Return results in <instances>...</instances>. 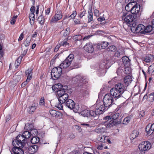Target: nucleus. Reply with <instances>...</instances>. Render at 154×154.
<instances>
[{
    "label": "nucleus",
    "instance_id": "f257e3e1",
    "mask_svg": "<svg viewBox=\"0 0 154 154\" xmlns=\"http://www.w3.org/2000/svg\"><path fill=\"white\" fill-rule=\"evenodd\" d=\"M25 140L23 139L21 140L20 139L15 140L12 142L13 146H14L12 148V151L14 154H23L24 151L22 148L26 146H28V144Z\"/></svg>",
    "mask_w": 154,
    "mask_h": 154
},
{
    "label": "nucleus",
    "instance_id": "f03ea898",
    "mask_svg": "<svg viewBox=\"0 0 154 154\" xmlns=\"http://www.w3.org/2000/svg\"><path fill=\"white\" fill-rule=\"evenodd\" d=\"M120 113L117 112L112 113L110 115L104 117L103 122L106 123L105 125H116L119 124L121 121L118 120V118Z\"/></svg>",
    "mask_w": 154,
    "mask_h": 154
},
{
    "label": "nucleus",
    "instance_id": "7ed1b4c3",
    "mask_svg": "<svg viewBox=\"0 0 154 154\" xmlns=\"http://www.w3.org/2000/svg\"><path fill=\"white\" fill-rule=\"evenodd\" d=\"M94 106L95 107V109L91 110H89V113L90 116L95 117L97 115L101 114L103 113L104 112V109L103 108V106H100L97 102L96 104L94 105Z\"/></svg>",
    "mask_w": 154,
    "mask_h": 154
},
{
    "label": "nucleus",
    "instance_id": "20e7f679",
    "mask_svg": "<svg viewBox=\"0 0 154 154\" xmlns=\"http://www.w3.org/2000/svg\"><path fill=\"white\" fill-rule=\"evenodd\" d=\"M113 97L110 93L106 94L104 97L103 100V104L101 105L98 104L100 106H103V108L104 109L105 111L106 110V107L110 106L113 103Z\"/></svg>",
    "mask_w": 154,
    "mask_h": 154
},
{
    "label": "nucleus",
    "instance_id": "39448f33",
    "mask_svg": "<svg viewBox=\"0 0 154 154\" xmlns=\"http://www.w3.org/2000/svg\"><path fill=\"white\" fill-rule=\"evenodd\" d=\"M75 81L78 83V85L81 88H85L88 83L87 79L82 76L78 75L76 76L75 78Z\"/></svg>",
    "mask_w": 154,
    "mask_h": 154
},
{
    "label": "nucleus",
    "instance_id": "423d86ee",
    "mask_svg": "<svg viewBox=\"0 0 154 154\" xmlns=\"http://www.w3.org/2000/svg\"><path fill=\"white\" fill-rule=\"evenodd\" d=\"M57 94L58 97V100L60 103H64L67 99H69V95L66 93L64 89H62L61 90L57 91Z\"/></svg>",
    "mask_w": 154,
    "mask_h": 154
},
{
    "label": "nucleus",
    "instance_id": "0eeeda50",
    "mask_svg": "<svg viewBox=\"0 0 154 154\" xmlns=\"http://www.w3.org/2000/svg\"><path fill=\"white\" fill-rule=\"evenodd\" d=\"M137 17V16H134L132 14L127 15V13H124L122 16V18L124 20V23L127 25H130L134 21L135 18Z\"/></svg>",
    "mask_w": 154,
    "mask_h": 154
},
{
    "label": "nucleus",
    "instance_id": "6e6552de",
    "mask_svg": "<svg viewBox=\"0 0 154 154\" xmlns=\"http://www.w3.org/2000/svg\"><path fill=\"white\" fill-rule=\"evenodd\" d=\"M62 69L61 67L58 66L53 68L51 71V77L54 80H56L61 75Z\"/></svg>",
    "mask_w": 154,
    "mask_h": 154
},
{
    "label": "nucleus",
    "instance_id": "1a4fd4ad",
    "mask_svg": "<svg viewBox=\"0 0 154 154\" xmlns=\"http://www.w3.org/2000/svg\"><path fill=\"white\" fill-rule=\"evenodd\" d=\"M74 58V55L72 54H70L66 58L60 65L59 67L62 68H66L69 67L71 64L72 61Z\"/></svg>",
    "mask_w": 154,
    "mask_h": 154
},
{
    "label": "nucleus",
    "instance_id": "9d476101",
    "mask_svg": "<svg viewBox=\"0 0 154 154\" xmlns=\"http://www.w3.org/2000/svg\"><path fill=\"white\" fill-rule=\"evenodd\" d=\"M63 17L62 12L60 10L57 11L54 15L52 17L50 20V23H56L59 20H60Z\"/></svg>",
    "mask_w": 154,
    "mask_h": 154
},
{
    "label": "nucleus",
    "instance_id": "9b49d317",
    "mask_svg": "<svg viewBox=\"0 0 154 154\" xmlns=\"http://www.w3.org/2000/svg\"><path fill=\"white\" fill-rule=\"evenodd\" d=\"M151 146V144L148 141H144L139 145L138 148L140 151H143L149 150Z\"/></svg>",
    "mask_w": 154,
    "mask_h": 154
},
{
    "label": "nucleus",
    "instance_id": "f8f14e48",
    "mask_svg": "<svg viewBox=\"0 0 154 154\" xmlns=\"http://www.w3.org/2000/svg\"><path fill=\"white\" fill-rule=\"evenodd\" d=\"M110 93L113 97L117 99L121 97L122 94L114 88H112L110 90Z\"/></svg>",
    "mask_w": 154,
    "mask_h": 154
},
{
    "label": "nucleus",
    "instance_id": "ddd939ff",
    "mask_svg": "<svg viewBox=\"0 0 154 154\" xmlns=\"http://www.w3.org/2000/svg\"><path fill=\"white\" fill-rule=\"evenodd\" d=\"M131 8V13L134 15V16H137L138 14H139L140 10V6L139 5H137L135 4Z\"/></svg>",
    "mask_w": 154,
    "mask_h": 154
},
{
    "label": "nucleus",
    "instance_id": "4468645a",
    "mask_svg": "<svg viewBox=\"0 0 154 154\" xmlns=\"http://www.w3.org/2000/svg\"><path fill=\"white\" fill-rule=\"evenodd\" d=\"M20 75H15L14 76L13 79L10 82L11 86L14 87L19 82L21 79Z\"/></svg>",
    "mask_w": 154,
    "mask_h": 154
},
{
    "label": "nucleus",
    "instance_id": "2eb2a0df",
    "mask_svg": "<svg viewBox=\"0 0 154 154\" xmlns=\"http://www.w3.org/2000/svg\"><path fill=\"white\" fill-rule=\"evenodd\" d=\"M145 26L143 24H139L135 28V32L141 34L145 33Z\"/></svg>",
    "mask_w": 154,
    "mask_h": 154
},
{
    "label": "nucleus",
    "instance_id": "dca6fc26",
    "mask_svg": "<svg viewBox=\"0 0 154 154\" xmlns=\"http://www.w3.org/2000/svg\"><path fill=\"white\" fill-rule=\"evenodd\" d=\"M84 48L85 51L88 53H92L94 51L93 45L91 43H87L84 46Z\"/></svg>",
    "mask_w": 154,
    "mask_h": 154
},
{
    "label": "nucleus",
    "instance_id": "f3484780",
    "mask_svg": "<svg viewBox=\"0 0 154 154\" xmlns=\"http://www.w3.org/2000/svg\"><path fill=\"white\" fill-rule=\"evenodd\" d=\"M38 149V146L36 145H33L29 146L28 151L29 154H34L37 152Z\"/></svg>",
    "mask_w": 154,
    "mask_h": 154
},
{
    "label": "nucleus",
    "instance_id": "a211bd4d",
    "mask_svg": "<svg viewBox=\"0 0 154 154\" xmlns=\"http://www.w3.org/2000/svg\"><path fill=\"white\" fill-rule=\"evenodd\" d=\"M30 136L31 134L29 131H25L23 133L22 135H19L17 136V139H18V138L19 139H20L22 140L21 139L23 138L27 139L30 138Z\"/></svg>",
    "mask_w": 154,
    "mask_h": 154
},
{
    "label": "nucleus",
    "instance_id": "6ab92c4d",
    "mask_svg": "<svg viewBox=\"0 0 154 154\" xmlns=\"http://www.w3.org/2000/svg\"><path fill=\"white\" fill-rule=\"evenodd\" d=\"M115 88L118 90L122 94H123L125 90V88L124 84L122 83H118L115 86Z\"/></svg>",
    "mask_w": 154,
    "mask_h": 154
},
{
    "label": "nucleus",
    "instance_id": "aec40b11",
    "mask_svg": "<svg viewBox=\"0 0 154 154\" xmlns=\"http://www.w3.org/2000/svg\"><path fill=\"white\" fill-rule=\"evenodd\" d=\"M66 106L71 109H72L75 106L74 101L71 99H67L66 102Z\"/></svg>",
    "mask_w": 154,
    "mask_h": 154
},
{
    "label": "nucleus",
    "instance_id": "412c9836",
    "mask_svg": "<svg viewBox=\"0 0 154 154\" xmlns=\"http://www.w3.org/2000/svg\"><path fill=\"white\" fill-rule=\"evenodd\" d=\"M109 45L108 42L103 41L98 43L97 46V48L99 49H104L106 48Z\"/></svg>",
    "mask_w": 154,
    "mask_h": 154
},
{
    "label": "nucleus",
    "instance_id": "4be33fe9",
    "mask_svg": "<svg viewBox=\"0 0 154 154\" xmlns=\"http://www.w3.org/2000/svg\"><path fill=\"white\" fill-rule=\"evenodd\" d=\"M122 59L123 64L125 67L130 66V60L129 58L126 56L122 57Z\"/></svg>",
    "mask_w": 154,
    "mask_h": 154
},
{
    "label": "nucleus",
    "instance_id": "5701e85b",
    "mask_svg": "<svg viewBox=\"0 0 154 154\" xmlns=\"http://www.w3.org/2000/svg\"><path fill=\"white\" fill-rule=\"evenodd\" d=\"M33 69L31 68H29L26 71V76L27 77V79L30 80L32 79V75Z\"/></svg>",
    "mask_w": 154,
    "mask_h": 154
},
{
    "label": "nucleus",
    "instance_id": "b1692460",
    "mask_svg": "<svg viewBox=\"0 0 154 154\" xmlns=\"http://www.w3.org/2000/svg\"><path fill=\"white\" fill-rule=\"evenodd\" d=\"M88 13V23H89L93 20V14L92 11V8L91 7L89 8Z\"/></svg>",
    "mask_w": 154,
    "mask_h": 154
},
{
    "label": "nucleus",
    "instance_id": "393cba45",
    "mask_svg": "<svg viewBox=\"0 0 154 154\" xmlns=\"http://www.w3.org/2000/svg\"><path fill=\"white\" fill-rule=\"evenodd\" d=\"M132 81L131 76L128 75L125 76L124 79V82L126 85L128 86Z\"/></svg>",
    "mask_w": 154,
    "mask_h": 154
},
{
    "label": "nucleus",
    "instance_id": "a878e982",
    "mask_svg": "<svg viewBox=\"0 0 154 154\" xmlns=\"http://www.w3.org/2000/svg\"><path fill=\"white\" fill-rule=\"evenodd\" d=\"M49 113L53 117H55L57 118H58L60 117V113L59 112H57L55 110H50L49 111Z\"/></svg>",
    "mask_w": 154,
    "mask_h": 154
},
{
    "label": "nucleus",
    "instance_id": "bb28decb",
    "mask_svg": "<svg viewBox=\"0 0 154 154\" xmlns=\"http://www.w3.org/2000/svg\"><path fill=\"white\" fill-rule=\"evenodd\" d=\"M62 85L60 83H58L54 85L52 87V89L53 90L57 91H59L61 90L62 89Z\"/></svg>",
    "mask_w": 154,
    "mask_h": 154
},
{
    "label": "nucleus",
    "instance_id": "cd10ccee",
    "mask_svg": "<svg viewBox=\"0 0 154 154\" xmlns=\"http://www.w3.org/2000/svg\"><path fill=\"white\" fill-rule=\"evenodd\" d=\"M146 98L148 101L149 102H152L154 100V94H150L148 96H147V94L145 95L143 97V99Z\"/></svg>",
    "mask_w": 154,
    "mask_h": 154
},
{
    "label": "nucleus",
    "instance_id": "c85d7f7f",
    "mask_svg": "<svg viewBox=\"0 0 154 154\" xmlns=\"http://www.w3.org/2000/svg\"><path fill=\"white\" fill-rule=\"evenodd\" d=\"M139 134V132L137 130H134L131 134L130 137V139L132 140L138 137Z\"/></svg>",
    "mask_w": 154,
    "mask_h": 154
},
{
    "label": "nucleus",
    "instance_id": "c756f323",
    "mask_svg": "<svg viewBox=\"0 0 154 154\" xmlns=\"http://www.w3.org/2000/svg\"><path fill=\"white\" fill-rule=\"evenodd\" d=\"M82 106L80 105H75V106L72 109L75 112H80L82 109Z\"/></svg>",
    "mask_w": 154,
    "mask_h": 154
},
{
    "label": "nucleus",
    "instance_id": "7c9ffc66",
    "mask_svg": "<svg viewBox=\"0 0 154 154\" xmlns=\"http://www.w3.org/2000/svg\"><path fill=\"white\" fill-rule=\"evenodd\" d=\"M38 23L41 25H43L45 22V19L43 15H41L38 17L37 19Z\"/></svg>",
    "mask_w": 154,
    "mask_h": 154
},
{
    "label": "nucleus",
    "instance_id": "2f4dec72",
    "mask_svg": "<svg viewBox=\"0 0 154 154\" xmlns=\"http://www.w3.org/2000/svg\"><path fill=\"white\" fill-rule=\"evenodd\" d=\"M80 113L81 115L84 117H90L89 110L87 109L83 110L82 109Z\"/></svg>",
    "mask_w": 154,
    "mask_h": 154
},
{
    "label": "nucleus",
    "instance_id": "473e14b6",
    "mask_svg": "<svg viewBox=\"0 0 154 154\" xmlns=\"http://www.w3.org/2000/svg\"><path fill=\"white\" fill-rule=\"evenodd\" d=\"M136 18H135V20H134L131 23L130 25H128V26H130L131 27V31L133 32H135V27L136 26Z\"/></svg>",
    "mask_w": 154,
    "mask_h": 154
},
{
    "label": "nucleus",
    "instance_id": "72a5a7b5",
    "mask_svg": "<svg viewBox=\"0 0 154 154\" xmlns=\"http://www.w3.org/2000/svg\"><path fill=\"white\" fill-rule=\"evenodd\" d=\"M106 129L105 128L99 126L95 130L96 132L98 133H103L106 131Z\"/></svg>",
    "mask_w": 154,
    "mask_h": 154
},
{
    "label": "nucleus",
    "instance_id": "f704fd0d",
    "mask_svg": "<svg viewBox=\"0 0 154 154\" xmlns=\"http://www.w3.org/2000/svg\"><path fill=\"white\" fill-rule=\"evenodd\" d=\"M132 3H135L134 2H130L128 3L125 7V9L128 12L130 11L131 12V8L132 7Z\"/></svg>",
    "mask_w": 154,
    "mask_h": 154
},
{
    "label": "nucleus",
    "instance_id": "c9c22d12",
    "mask_svg": "<svg viewBox=\"0 0 154 154\" xmlns=\"http://www.w3.org/2000/svg\"><path fill=\"white\" fill-rule=\"evenodd\" d=\"M29 19L30 22L32 25V23L33 24L35 20V14L34 13H30L29 15Z\"/></svg>",
    "mask_w": 154,
    "mask_h": 154
},
{
    "label": "nucleus",
    "instance_id": "e433bc0d",
    "mask_svg": "<svg viewBox=\"0 0 154 154\" xmlns=\"http://www.w3.org/2000/svg\"><path fill=\"white\" fill-rule=\"evenodd\" d=\"M40 140L38 137L35 136L33 137L31 140V142L32 144H36L38 143Z\"/></svg>",
    "mask_w": 154,
    "mask_h": 154
},
{
    "label": "nucleus",
    "instance_id": "4c0bfd02",
    "mask_svg": "<svg viewBox=\"0 0 154 154\" xmlns=\"http://www.w3.org/2000/svg\"><path fill=\"white\" fill-rule=\"evenodd\" d=\"M70 32V29L69 27H67L63 31V36L65 37L69 35Z\"/></svg>",
    "mask_w": 154,
    "mask_h": 154
},
{
    "label": "nucleus",
    "instance_id": "58836bf2",
    "mask_svg": "<svg viewBox=\"0 0 154 154\" xmlns=\"http://www.w3.org/2000/svg\"><path fill=\"white\" fill-rule=\"evenodd\" d=\"M132 116L131 115L128 116L124 119L123 123L125 125L127 124L130 121Z\"/></svg>",
    "mask_w": 154,
    "mask_h": 154
},
{
    "label": "nucleus",
    "instance_id": "ea45409f",
    "mask_svg": "<svg viewBox=\"0 0 154 154\" xmlns=\"http://www.w3.org/2000/svg\"><path fill=\"white\" fill-rule=\"evenodd\" d=\"M36 109V107L34 106H31L29 107L28 112L29 114H32L35 112Z\"/></svg>",
    "mask_w": 154,
    "mask_h": 154
},
{
    "label": "nucleus",
    "instance_id": "a19ab883",
    "mask_svg": "<svg viewBox=\"0 0 154 154\" xmlns=\"http://www.w3.org/2000/svg\"><path fill=\"white\" fill-rule=\"evenodd\" d=\"M116 47L114 45H111L109 46L106 49L107 51L115 52L116 50Z\"/></svg>",
    "mask_w": 154,
    "mask_h": 154
},
{
    "label": "nucleus",
    "instance_id": "79ce46f5",
    "mask_svg": "<svg viewBox=\"0 0 154 154\" xmlns=\"http://www.w3.org/2000/svg\"><path fill=\"white\" fill-rule=\"evenodd\" d=\"M73 38L75 41L77 42L78 41H81L82 39V37L81 35H77L74 36Z\"/></svg>",
    "mask_w": 154,
    "mask_h": 154
},
{
    "label": "nucleus",
    "instance_id": "37998d69",
    "mask_svg": "<svg viewBox=\"0 0 154 154\" xmlns=\"http://www.w3.org/2000/svg\"><path fill=\"white\" fill-rule=\"evenodd\" d=\"M39 105L41 106H45V100L44 97H42L40 99L39 103Z\"/></svg>",
    "mask_w": 154,
    "mask_h": 154
},
{
    "label": "nucleus",
    "instance_id": "c03bdc74",
    "mask_svg": "<svg viewBox=\"0 0 154 154\" xmlns=\"http://www.w3.org/2000/svg\"><path fill=\"white\" fill-rule=\"evenodd\" d=\"M153 26L154 25L153 24L152 26H151L149 25L148 26L146 27H145V33L150 32L152 30Z\"/></svg>",
    "mask_w": 154,
    "mask_h": 154
},
{
    "label": "nucleus",
    "instance_id": "a18cd8bd",
    "mask_svg": "<svg viewBox=\"0 0 154 154\" xmlns=\"http://www.w3.org/2000/svg\"><path fill=\"white\" fill-rule=\"evenodd\" d=\"M68 37L67 38H66L65 39V41H62L60 42V45L61 46H66V45H69V43H68L67 42V41L68 40Z\"/></svg>",
    "mask_w": 154,
    "mask_h": 154
},
{
    "label": "nucleus",
    "instance_id": "49530a36",
    "mask_svg": "<svg viewBox=\"0 0 154 154\" xmlns=\"http://www.w3.org/2000/svg\"><path fill=\"white\" fill-rule=\"evenodd\" d=\"M81 10V12L78 14V16L81 19L86 14V11L84 9L82 11Z\"/></svg>",
    "mask_w": 154,
    "mask_h": 154
},
{
    "label": "nucleus",
    "instance_id": "de8ad7c7",
    "mask_svg": "<svg viewBox=\"0 0 154 154\" xmlns=\"http://www.w3.org/2000/svg\"><path fill=\"white\" fill-rule=\"evenodd\" d=\"M23 57V56H20L18 57V58L17 59V60L16 61L15 64H16L17 63V66H18L20 65V64L21 63V60L22 59Z\"/></svg>",
    "mask_w": 154,
    "mask_h": 154
},
{
    "label": "nucleus",
    "instance_id": "09e8293b",
    "mask_svg": "<svg viewBox=\"0 0 154 154\" xmlns=\"http://www.w3.org/2000/svg\"><path fill=\"white\" fill-rule=\"evenodd\" d=\"M125 73L126 74H128L130 73L131 72V70L129 66L125 67Z\"/></svg>",
    "mask_w": 154,
    "mask_h": 154
},
{
    "label": "nucleus",
    "instance_id": "8fccbe9b",
    "mask_svg": "<svg viewBox=\"0 0 154 154\" xmlns=\"http://www.w3.org/2000/svg\"><path fill=\"white\" fill-rule=\"evenodd\" d=\"M154 70V66L152 65H150L148 69V72L149 74L152 73Z\"/></svg>",
    "mask_w": 154,
    "mask_h": 154
},
{
    "label": "nucleus",
    "instance_id": "3c124183",
    "mask_svg": "<svg viewBox=\"0 0 154 154\" xmlns=\"http://www.w3.org/2000/svg\"><path fill=\"white\" fill-rule=\"evenodd\" d=\"M77 15V12L75 10L73 11L71 14L69 16V17H71L72 19H74Z\"/></svg>",
    "mask_w": 154,
    "mask_h": 154
},
{
    "label": "nucleus",
    "instance_id": "603ef678",
    "mask_svg": "<svg viewBox=\"0 0 154 154\" xmlns=\"http://www.w3.org/2000/svg\"><path fill=\"white\" fill-rule=\"evenodd\" d=\"M104 136L99 135L97 138V140L101 142H104L105 141L104 140Z\"/></svg>",
    "mask_w": 154,
    "mask_h": 154
},
{
    "label": "nucleus",
    "instance_id": "864d4df0",
    "mask_svg": "<svg viewBox=\"0 0 154 154\" xmlns=\"http://www.w3.org/2000/svg\"><path fill=\"white\" fill-rule=\"evenodd\" d=\"M31 40L28 39L27 38L25 41L24 42V44L26 47L28 46L30 44Z\"/></svg>",
    "mask_w": 154,
    "mask_h": 154
},
{
    "label": "nucleus",
    "instance_id": "5fc2aeb1",
    "mask_svg": "<svg viewBox=\"0 0 154 154\" xmlns=\"http://www.w3.org/2000/svg\"><path fill=\"white\" fill-rule=\"evenodd\" d=\"M146 131L147 133V134L149 135H151L153 132L152 129H151V128L149 129L147 128H146Z\"/></svg>",
    "mask_w": 154,
    "mask_h": 154
},
{
    "label": "nucleus",
    "instance_id": "6e6d98bb",
    "mask_svg": "<svg viewBox=\"0 0 154 154\" xmlns=\"http://www.w3.org/2000/svg\"><path fill=\"white\" fill-rule=\"evenodd\" d=\"M123 72V70L121 68H119L116 71V73L118 75H121Z\"/></svg>",
    "mask_w": 154,
    "mask_h": 154
},
{
    "label": "nucleus",
    "instance_id": "4d7b16f0",
    "mask_svg": "<svg viewBox=\"0 0 154 154\" xmlns=\"http://www.w3.org/2000/svg\"><path fill=\"white\" fill-rule=\"evenodd\" d=\"M30 81L28 79H26V80L23 82L21 84V88H23L25 87V86Z\"/></svg>",
    "mask_w": 154,
    "mask_h": 154
},
{
    "label": "nucleus",
    "instance_id": "13d9d810",
    "mask_svg": "<svg viewBox=\"0 0 154 154\" xmlns=\"http://www.w3.org/2000/svg\"><path fill=\"white\" fill-rule=\"evenodd\" d=\"M145 111L143 110H142L139 112V117L140 118H142L145 115Z\"/></svg>",
    "mask_w": 154,
    "mask_h": 154
},
{
    "label": "nucleus",
    "instance_id": "bf43d9fd",
    "mask_svg": "<svg viewBox=\"0 0 154 154\" xmlns=\"http://www.w3.org/2000/svg\"><path fill=\"white\" fill-rule=\"evenodd\" d=\"M74 22L75 24L77 25L80 24L82 23L80 20L79 19H76L74 20Z\"/></svg>",
    "mask_w": 154,
    "mask_h": 154
},
{
    "label": "nucleus",
    "instance_id": "052dcab7",
    "mask_svg": "<svg viewBox=\"0 0 154 154\" xmlns=\"http://www.w3.org/2000/svg\"><path fill=\"white\" fill-rule=\"evenodd\" d=\"M151 60V58L148 56H146L145 57L144 61L146 63H149Z\"/></svg>",
    "mask_w": 154,
    "mask_h": 154
},
{
    "label": "nucleus",
    "instance_id": "680f3d73",
    "mask_svg": "<svg viewBox=\"0 0 154 154\" xmlns=\"http://www.w3.org/2000/svg\"><path fill=\"white\" fill-rule=\"evenodd\" d=\"M24 34L23 32H22L20 35L19 38L18 39V41L20 42L21 41L23 38Z\"/></svg>",
    "mask_w": 154,
    "mask_h": 154
},
{
    "label": "nucleus",
    "instance_id": "e2e57ef3",
    "mask_svg": "<svg viewBox=\"0 0 154 154\" xmlns=\"http://www.w3.org/2000/svg\"><path fill=\"white\" fill-rule=\"evenodd\" d=\"M94 15L96 17H98L99 15V11L97 9L94 10Z\"/></svg>",
    "mask_w": 154,
    "mask_h": 154
},
{
    "label": "nucleus",
    "instance_id": "0e129e2a",
    "mask_svg": "<svg viewBox=\"0 0 154 154\" xmlns=\"http://www.w3.org/2000/svg\"><path fill=\"white\" fill-rule=\"evenodd\" d=\"M91 35H88L85 36L84 38H82V40L83 41H85L86 40L90 38L92 36Z\"/></svg>",
    "mask_w": 154,
    "mask_h": 154
},
{
    "label": "nucleus",
    "instance_id": "69168bd1",
    "mask_svg": "<svg viewBox=\"0 0 154 154\" xmlns=\"http://www.w3.org/2000/svg\"><path fill=\"white\" fill-rule=\"evenodd\" d=\"M60 46H61V45H60V44L57 45L54 48V51L55 52H57L58 51L59 49L60 48Z\"/></svg>",
    "mask_w": 154,
    "mask_h": 154
},
{
    "label": "nucleus",
    "instance_id": "338daca9",
    "mask_svg": "<svg viewBox=\"0 0 154 154\" xmlns=\"http://www.w3.org/2000/svg\"><path fill=\"white\" fill-rule=\"evenodd\" d=\"M105 20V18L104 17H99L97 18V20L100 22H102L103 20Z\"/></svg>",
    "mask_w": 154,
    "mask_h": 154
},
{
    "label": "nucleus",
    "instance_id": "774afa93",
    "mask_svg": "<svg viewBox=\"0 0 154 154\" xmlns=\"http://www.w3.org/2000/svg\"><path fill=\"white\" fill-rule=\"evenodd\" d=\"M62 103L60 104L59 103L57 106V107L59 108L60 110H62L63 108V106L62 104Z\"/></svg>",
    "mask_w": 154,
    "mask_h": 154
}]
</instances>
